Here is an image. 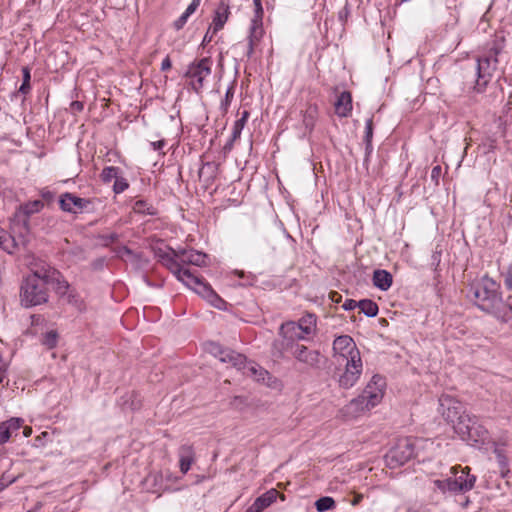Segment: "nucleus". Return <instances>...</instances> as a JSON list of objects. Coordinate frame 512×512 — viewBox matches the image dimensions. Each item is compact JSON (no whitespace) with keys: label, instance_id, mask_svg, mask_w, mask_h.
<instances>
[{"label":"nucleus","instance_id":"obj_1","mask_svg":"<svg viewBox=\"0 0 512 512\" xmlns=\"http://www.w3.org/2000/svg\"><path fill=\"white\" fill-rule=\"evenodd\" d=\"M499 289L500 285L485 275L470 284L467 296L482 311L507 321L512 316V304L502 299Z\"/></svg>","mask_w":512,"mask_h":512},{"label":"nucleus","instance_id":"obj_2","mask_svg":"<svg viewBox=\"0 0 512 512\" xmlns=\"http://www.w3.org/2000/svg\"><path fill=\"white\" fill-rule=\"evenodd\" d=\"M450 472L453 476L433 481L434 487L441 493H465L474 487L476 476L470 474V468L468 466L461 467L460 465H456L451 467Z\"/></svg>","mask_w":512,"mask_h":512},{"label":"nucleus","instance_id":"obj_3","mask_svg":"<svg viewBox=\"0 0 512 512\" xmlns=\"http://www.w3.org/2000/svg\"><path fill=\"white\" fill-rule=\"evenodd\" d=\"M386 387L385 379L380 375H374L365 387L364 391L357 398L350 402L351 406L359 411L370 410L378 405L384 395Z\"/></svg>","mask_w":512,"mask_h":512},{"label":"nucleus","instance_id":"obj_4","mask_svg":"<svg viewBox=\"0 0 512 512\" xmlns=\"http://www.w3.org/2000/svg\"><path fill=\"white\" fill-rule=\"evenodd\" d=\"M454 426L455 432L470 445L484 444L489 439L488 430L478 422L476 417L463 418Z\"/></svg>","mask_w":512,"mask_h":512},{"label":"nucleus","instance_id":"obj_5","mask_svg":"<svg viewBox=\"0 0 512 512\" xmlns=\"http://www.w3.org/2000/svg\"><path fill=\"white\" fill-rule=\"evenodd\" d=\"M20 299L21 304L25 307L46 303L48 291L43 280L35 277H26L21 285Z\"/></svg>","mask_w":512,"mask_h":512},{"label":"nucleus","instance_id":"obj_6","mask_svg":"<svg viewBox=\"0 0 512 512\" xmlns=\"http://www.w3.org/2000/svg\"><path fill=\"white\" fill-rule=\"evenodd\" d=\"M417 443L418 440L409 437L399 439L385 456L387 465L390 468L404 465L416 455Z\"/></svg>","mask_w":512,"mask_h":512},{"label":"nucleus","instance_id":"obj_7","mask_svg":"<svg viewBox=\"0 0 512 512\" xmlns=\"http://www.w3.org/2000/svg\"><path fill=\"white\" fill-rule=\"evenodd\" d=\"M42 208L43 203L40 200H34L21 205L15 214L12 230L19 234L23 246L27 242L26 236L29 233V216L39 212Z\"/></svg>","mask_w":512,"mask_h":512},{"label":"nucleus","instance_id":"obj_8","mask_svg":"<svg viewBox=\"0 0 512 512\" xmlns=\"http://www.w3.org/2000/svg\"><path fill=\"white\" fill-rule=\"evenodd\" d=\"M211 70L212 60L209 57L196 60L188 66L185 77L190 79V85L196 93L204 87V82L210 76Z\"/></svg>","mask_w":512,"mask_h":512},{"label":"nucleus","instance_id":"obj_9","mask_svg":"<svg viewBox=\"0 0 512 512\" xmlns=\"http://www.w3.org/2000/svg\"><path fill=\"white\" fill-rule=\"evenodd\" d=\"M438 411L447 422L452 423L454 426L457 422L464 420L463 418L470 416L465 413L464 406L460 401L447 394L440 396Z\"/></svg>","mask_w":512,"mask_h":512},{"label":"nucleus","instance_id":"obj_10","mask_svg":"<svg viewBox=\"0 0 512 512\" xmlns=\"http://www.w3.org/2000/svg\"><path fill=\"white\" fill-rule=\"evenodd\" d=\"M497 67V59L495 56H484L477 59L476 74L477 79L473 85V91L483 93L487 84L491 81L493 72Z\"/></svg>","mask_w":512,"mask_h":512},{"label":"nucleus","instance_id":"obj_11","mask_svg":"<svg viewBox=\"0 0 512 512\" xmlns=\"http://www.w3.org/2000/svg\"><path fill=\"white\" fill-rule=\"evenodd\" d=\"M345 361V369L339 376L338 383L341 388L349 389L358 382L363 371V363L361 356L355 355Z\"/></svg>","mask_w":512,"mask_h":512},{"label":"nucleus","instance_id":"obj_12","mask_svg":"<svg viewBox=\"0 0 512 512\" xmlns=\"http://www.w3.org/2000/svg\"><path fill=\"white\" fill-rule=\"evenodd\" d=\"M361 356L353 338L349 335L338 336L333 342V356L338 362L351 357Z\"/></svg>","mask_w":512,"mask_h":512},{"label":"nucleus","instance_id":"obj_13","mask_svg":"<svg viewBox=\"0 0 512 512\" xmlns=\"http://www.w3.org/2000/svg\"><path fill=\"white\" fill-rule=\"evenodd\" d=\"M92 201L87 198H81L73 193L65 192L59 197V206L62 211L77 214L83 211H90Z\"/></svg>","mask_w":512,"mask_h":512},{"label":"nucleus","instance_id":"obj_14","mask_svg":"<svg viewBox=\"0 0 512 512\" xmlns=\"http://www.w3.org/2000/svg\"><path fill=\"white\" fill-rule=\"evenodd\" d=\"M256 6V15L251 21V26L249 29L248 36V51L247 55L250 57L253 54L254 46L260 41L263 36V27H262V14L263 9L260 0H254Z\"/></svg>","mask_w":512,"mask_h":512},{"label":"nucleus","instance_id":"obj_15","mask_svg":"<svg viewBox=\"0 0 512 512\" xmlns=\"http://www.w3.org/2000/svg\"><path fill=\"white\" fill-rule=\"evenodd\" d=\"M280 339H277L272 344V355L278 359L285 357V352L293 354L295 347L298 346V342H294L291 339V331L286 330V325L283 323L279 329Z\"/></svg>","mask_w":512,"mask_h":512},{"label":"nucleus","instance_id":"obj_16","mask_svg":"<svg viewBox=\"0 0 512 512\" xmlns=\"http://www.w3.org/2000/svg\"><path fill=\"white\" fill-rule=\"evenodd\" d=\"M177 255H179V251L173 249L159 253L162 263L171 271L177 280L182 282L185 277H188L191 270L182 266Z\"/></svg>","mask_w":512,"mask_h":512},{"label":"nucleus","instance_id":"obj_17","mask_svg":"<svg viewBox=\"0 0 512 512\" xmlns=\"http://www.w3.org/2000/svg\"><path fill=\"white\" fill-rule=\"evenodd\" d=\"M292 356L300 363L310 369L320 368L321 356L319 351L310 350L302 344H298L293 351Z\"/></svg>","mask_w":512,"mask_h":512},{"label":"nucleus","instance_id":"obj_18","mask_svg":"<svg viewBox=\"0 0 512 512\" xmlns=\"http://www.w3.org/2000/svg\"><path fill=\"white\" fill-rule=\"evenodd\" d=\"M284 324L286 325L287 331L300 329L304 332V336L309 337L316 332L317 318L315 314L307 313L302 316L298 322L288 321Z\"/></svg>","mask_w":512,"mask_h":512},{"label":"nucleus","instance_id":"obj_19","mask_svg":"<svg viewBox=\"0 0 512 512\" xmlns=\"http://www.w3.org/2000/svg\"><path fill=\"white\" fill-rule=\"evenodd\" d=\"M27 277H35L43 280L44 284L53 283L54 279L59 278V271L52 268L43 261L35 263L31 267V274Z\"/></svg>","mask_w":512,"mask_h":512},{"label":"nucleus","instance_id":"obj_20","mask_svg":"<svg viewBox=\"0 0 512 512\" xmlns=\"http://www.w3.org/2000/svg\"><path fill=\"white\" fill-rule=\"evenodd\" d=\"M182 283L202 296L204 299L209 296V292L214 291L208 283L204 282L201 278L193 274L192 271L189 272L188 277H185Z\"/></svg>","mask_w":512,"mask_h":512},{"label":"nucleus","instance_id":"obj_21","mask_svg":"<svg viewBox=\"0 0 512 512\" xmlns=\"http://www.w3.org/2000/svg\"><path fill=\"white\" fill-rule=\"evenodd\" d=\"M182 283L202 296L204 299L209 296V292L214 291L208 283L204 282L201 278L193 274L192 271L189 272L188 277H185Z\"/></svg>","mask_w":512,"mask_h":512},{"label":"nucleus","instance_id":"obj_22","mask_svg":"<svg viewBox=\"0 0 512 512\" xmlns=\"http://www.w3.org/2000/svg\"><path fill=\"white\" fill-rule=\"evenodd\" d=\"M177 257L179 258L183 267L185 265H194L201 267L206 264L207 259V255L205 253L193 249L179 250V255H177Z\"/></svg>","mask_w":512,"mask_h":512},{"label":"nucleus","instance_id":"obj_23","mask_svg":"<svg viewBox=\"0 0 512 512\" xmlns=\"http://www.w3.org/2000/svg\"><path fill=\"white\" fill-rule=\"evenodd\" d=\"M277 496V490L271 489L267 491L266 493L256 498L253 504L246 510V512H262L277 499Z\"/></svg>","mask_w":512,"mask_h":512},{"label":"nucleus","instance_id":"obj_24","mask_svg":"<svg viewBox=\"0 0 512 512\" xmlns=\"http://www.w3.org/2000/svg\"><path fill=\"white\" fill-rule=\"evenodd\" d=\"M180 471L186 474L193 462L195 461V453L191 445H182L178 451Z\"/></svg>","mask_w":512,"mask_h":512},{"label":"nucleus","instance_id":"obj_25","mask_svg":"<svg viewBox=\"0 0 512 512\" xmlns=\"http://www.w3.org/2000/svg\"><path fill=\"white\" fill-rule=\"evenodd\" d=\"M230 15L229 5L225 1H221L215 10L213 17V33L220 31L227 22Z\"/></svg>","mask_w":512,"mask_h":512},{"label":"nucleus","instance_id":"obj_26","mask_svg":"<svg viewBox=\"0 0 512 512\" xmlns=\"http://www.w3.org/2000/svg\"><path fill=\"white\" fill-rule=\"evenodd\" d=\"M352 110V98L348 91H343L335 102L336 114L340 117H347Z\"/></svg>","mask_w":512,"mask_h":512},{"label":"nucleus","instance_id":"obj_27","mask_svg":"<svg viewBox=\"0 0 512 512\" xmlns=\"http://www.w3.org/2000/svg\"><path fill=\"white\" fill-rule=\"evenodd\" d=\"M372 281L373 285L376 288L382 291H387L393 283V277L390 272L382 269H377L373 273Z\"/></svg>","mask_w":512,"mask_h":512},{"label":"nucleus","instance_id":"obj_28","mask_svg":"<svg viewBox=\"0 0 512 512\" xmlns=\"http://www.w3.org/2000/svg\"><path fill=\"white\" fill-rule=\"evenodd\" d=\"M245 373L252 376L256 381L269 385L271 376L267 370L256 364H248L244 366Z\"/></svg>","mask_w":512,"mask_h":512},{"label":"nucleus","instance_id":"obj_29","mask_svg":"<svg viewBox=\"0 0 512 512\" xmlns=\"http://www.w3.org/2000/svg\"><path fill=\"white\" fill-rule=\"evenodd\" d=\"M220 361L224 363H231L234 367L243 369L246 364V357L243 354L237 353L233 350L224 349Z\"/></svg>","mask_w":512,"mask_h":512},{"label":"nucleus","instance_id":"obj_30","mask_svg":"<svg viewBox=\"0 0 512 512\" xmlns=\"http://www.w3.org/2000/svg\"><path fill=\"white\" fill-rule=\"evenodd\" d=\"M22 245L21 238L16 240V238L12 235H8L1 227H0V247L8 252L9 254L13 253L15 247Z\"/></svg>","mask_w":512,"mask_h":512},{"label":"nucleus","instance_id":"obj_31","mask_svg":"<svg viewBox=\"0 0 512 512\" xmlns=\"http://www.w3.org/2000/svg\"><path fill=\"white\" fill-rule=\"evenodd\" d=\"M318 115L317 107L310 105L303 114V125L309 133L313 130Z\"/></svg>","mask_w":512,"mask_h":512},{"label":"nucleus","instance_id":"obj_32","mask_svg":"<svg viewBox=\"0 0 512 512\" xmlns=\"http://www.w3.org/2000/svg\"><path fill=\"white\" fill-rule=\"evenodd\" d=\"M358 308L367 317H375L378 314V305L370 299L360 300Z\"/></svg>","mask_w":512,"mask_h":512},{"label":"nucleus","instance_id":"obj_33","mask_svg":"<svg viewBox=\"0 0 512 512\" xmlns=\"http://www.w3.org/2000/svg\"><path fill=\"white\" fill-rule=\"evenodd\" d=\"M248 118H249V112L243 111L241 117L234 122L232 134H231L232 141H236L237 139L240 138L241 132H242Z\"/></svg>","mask_w":512,"mask_h":512},{"label":"nucleus","instance_id":"obj_34","mask_svg":"<svg viewBox=\"0 0 512 512\" xmlns=\"http://www.w3.org/2000/svg\"><path fill=\"white\" fill-rule=\"evenodd\" d=\"M133 209L136 213L155 215L157 213L156 208L145 200H137Z\"/></svg>","mask_w":512,"mask_h":512},{"label":"nucleus","instance_id":"obj_35","mask_svg":"<svg viewBox=\"0 0 512 512\" xmlns=\"http://www.w3.org/2000/svg\"><path fill=\"white\" fill-rule=\"evenodd\" d=\"M119 174L120 168L115 166H108L102 170L100 177L104 183H109L112 180L115 181L120 176Z\"/></svg>","mask_w":512,"mask_h":512},{"label":"nucleus","instance_id":"obj_36","mask_svg":"<svg viewBox=\"0 0 512 512\" xmlns=\"http://www.w3.org/2000/svg\"><path fill=\"white\" fill-rule=\"evenodd\" d=\"M41 343L48 349L56 347L58 343V334L55 330H50L44 333L41 337Z\"/></svg>","mask_w":512,"mask_h":512},{"label":"nucleus","instance_id":"obj_37","mask_svg":"<svg viewBox=\"0 0 512 512\" xmlns=\"http://www.w3.org/2000/svg\"><path fill=\"white\" fill-rule=\"evenodd\" d=\"M494 453L496 455V458H497V461H498V464L500 467V472H501L502 476L504 477L509 472L508 459H507L506 455L504 454L503 450L501 448H499L498 446L495 447Z\"/></svg>","mask_w":512,"mask_h":512},{"label":"nucleus","instance_id":"obj_38","mask_svg":"<svg viewBox=\"0 0 512 512\" xmlns=\"http://www.w3.org/2000/svg\"><path fill=\"white\" fill-rule=\"evenodd\" d=\"M335 506V501L332 497L324 496L316 500L315 507L318 512H325L331 510Z\"/></svg>","mask_w":512,"mask_h":512},{"label":"nucleus","instance_id":"obj_39","mask_svg":"<svg viewBox=\"0 0 512 512\" xmlns=\"http://www.w3.org/2000/svg\"><path fill=\"white\" fill-rule=\"evenodd\" d=\"M372 137H373V120L372 118H368L366 120L365 124V135H364V141L366 143V150L370 151L372 150Z\"/></svg>","mask_w":512,"mask_h":512},{"label":"nucleus","instance_id":"obj_40","mask_svg":"<svg viewBox=\"0 0 512 512\" xmlns=\"http://www.w3.org/2000/svg\"><path fill=\"white\" fill-rule=\"evenodd\" d=\"M8 367H9L8 360L5 359L3 357V355L0 353V385L3 387L8 384V378H7Z\"/></svg>","mask_w":512,"mask_h":512},{"label":"nucleus","instance_id":"obj_41","mask_svg":"<svg viewBox=\"0 0 512 512\" xmlns=\"http://www.w3.org/2000/svg\"><path fill=\"white\" fill-rule=\"evenodd\" d=\"M209 296L206 300L215 308L224 310L226 308V302L215 292H209Z\"/></svg>","mask_w":512,"mask_h":512},{"label":"nucleus","instance_id":"obj_42","mask_svg":"<svg viewBox=\"0 0 512 512\" xmlns=\"http://www.w3.org/2000/svg\"><path fill=\"white\" fill-rule=\"evenodd\" d=\"M22 73H23V81L19 88V92L25 95L31 89V86H30L31 74H30L29 68H27V67H24L22 69Z\"/></svg>","mask_w":512,"mask_h":512},{"label":"nucleus","instance_id":"obj_43","mask_svg":"<svg viewBox=\"0 0 512 512\" xmlns=\"http://www.w3.org/2000/svg\"><path fill=\"white\" fill-rule=\"evenodd\" d=\"M3 423L6 425V427L9 429L10 434L13 436L14 434L16 435L17 431L22 427L23 419L11 418Z\"/></svg>","mask_w":512,"mask_h":512},{"label":"nucleus","instance_id":"obj_44","mask_svg":"<svg viewBox=\"0 0 512 512\" xmlns=\"http://www.w3.org/2000/svg\"><path fill=\"white\" fill-rule=\"evenodd\" d=\"M52 284H56L55 288L59 294H65L69 288L68 282L63 278L60 272L59 278L54 279V282Z\"/></svg>","mask_w":512,"mask_h":512},{"label":"nucleus","instance_id":"obj_45","mask_svg":"<svg viewBox=\"0 0 512 512\" xmlns=\"http://www.w3.org/2000/svg\"><path fill=\"white\" fill-rule=\"evenodd\" d=\"M129 187V184L127 182V180L121 176H119L115 181H114V184H113V191L116 193V194H120L122 192H124L127 188Z\"/></svg>","mask_w":512,"mask_h":512},{"label":"nucleus","instance_id":"obj_46","mask_svg":"<svg viewBox=\"0 0 512 512\" xmlns=\"http://www.w3.org/2000/svg\"><path fill=\"white\" fill-rule=\"evenodd\" d=\"M207 350L212 355H214L215 357L219 358V360L221 359V356L223 355V352H224V348L221 345H219L218 343H215V342L209 343L208 346H207Z\"/></svg>","mask_w":512,"mask_h":512},{"label":"nucleus","instance_id":"obj_47","mask_svg":"<svg viewBox=\"0 0 512 512\" xmlns=\"http://www.w3.org/2000/svg\"><path fill=\"white\" fill-rule=\"evenodd\" d=\"M234 97V88L233 86H230L226 93H225V98L224 100L221 102V107L224 109V110H227V108L229 107L232 99Z\"/></svg>","mask_w":512,"mask_h":512},{"label":"nucleus","instance_id":"obj_48","mask_svg":"<svg viewBox=\"0 0 512 512\" xmlns=\"http://www.w3.org/2000/svg\"><path fill=\"white\" fill-rule=\"evenodd\" d=\"M11 437L12 435L6 425L3 422L0 423V445L6 443Z\"/></svg>","mask_w":512,"mask_h":512},{"label":"nucleus","instance_id":"obj_49","mask_svg":"<svg viewBox=\"0 0 512 512\" xmlns=\"http://www.w3.org/2000/svg\"><path fill=\"white\" fill-rule=\"evenodd\" d=\"M188 18H189V16H188V15H186V14L183 12V13H182V15H181L177 20H175V21H174V24H173V25H174V28H175L176 30H180V29H182V28L184 27V25L187 23Z\"/></svg>","mask_w":512,"mask_h":512},{"label":"nucleus","instance_id":"obj_50","mask_svg":"<svg viewBox=\"0 0 512 512\" xmlns=\"http://www.w3.org/2000/svg\"><path fill=\"white\" fill-rule=\"evenodd\" d=\"M304 332L300 329L291 330V339L294 342L300 341V340H307L308 337L303 335Z\"/></svg>","mask_w":512,"mask_h":512},{"label":"nucleus","instance_id":"obj_51","mask_svg":"<svg viewBox=\"0 0 512 512\" xmlns=\"http://www.w3.org/2000/svg\"><path fill=\"white\" fill-rule=\"evenodd\" d=\"M40 195L47 202H52L55 198V193L47 188L42 189Z\"/></svg>","mask_w":512,"mask_h":512},{"label":"nucleus","instance_id":"obj_52","mask_svg":"<svg viewBox=\"0 0 512 512\" xmlns=\"http://www.w3.org/2000/svg\"><path fill=\"white\" fill-rule=\"evenodd\" d=\"M343 309L346 311L354 310L356 307H359V301H355L353 299H347L343 305Z\"/></svg>","mask_w":512,"mask_h":512},{"label":"nucleus","instance_id":"obj_53","mask_svg":"<svg viewBox=\"0 0 512 512\" xmlns=\"http://www.w3.org/2000/svg\"><path fill=\"white\" fill-rule=\"evenodd\" d=\"M442 169L439 165L432 168L431 171V179L435 182V184H438L439 178L441 176Z\"/></svg>","mask_w":512,"mask_h":512},{"label":"nucleus","instance_id":"obj_54","mask_svg":"<svg viewBox=\"0 0 512 512\" xmlns=\"http://www.w3.org/2000/svg\"><path fill=\"white\" fill-rule=\"evenodd\" d=\"M504 284L509 290H512V268L511 267L508 269V271L504 275Z\"/></svg>","mask_w":512,"mask_h":512},{"label":"nucleus","instance_id":"obj_55","mask_svg":"<svg viewBox=\"0 0 512 512\" xmlns=\"http://www.w3.org/2000/svg\"><path fill=\"white\" fill-rule=\"evenodd\" d=\"M214 34L215 33H213V26H210L208 31L204 35L202 45H206L207 43L211 42Z\"/></svg>","mask_w":512,"mask_h":512},{"label":"nucleus","instance_id":"obj_56","mask_svg":"<svg viewBox=\"0 0 512 512\" xmlns=\"http://www.w3.org/2000/svg\"><path fill=\"white\" fill-rule=\"evenodd\" d=\"M171 66H172L171 60H170L169 56H166L161 63V70L162 71L169 70L171 68Z\"/></svg>","mask_w":512,"mask_h":512},{"label":"nucleus","instance_id":"obj_57","mask_svg":"<svg viewBox=\"0 0 512 512\" xmlns=\"http://www.w3.org/2000/svg\"><path fill=\"white\" fill-rule=\"evenodd\" d=\"M150 145L153 150L159 151L164 147L165 141L164 140L154 141V142H151Z\"/></svg>","mask_w":512,"mask_h":512},{"label":"nucleus","instance_id":"obj_58","mask_svg":"<svg viewBox=\"0 0 512 512\" xmlns=\"http://www.w3.org/2000/svg\"><path fill=\"white\" fill-rule=\"evenodd\" d=\"M197 7L192 4H189L184 13L189 17L196 11Z\"/></svg>","mask_w":512,"mask_h":512},{"label":"nucleus","instance_id":"obj_59","mask_svg":"<svg viewBox=\"0 0 512 512\" xmlns=\"http://www.w3.org/2000/svg\"><path fill=\"white\" fill-rule=\"evenodd\" d=\"M104 239L109 242H115L118 239V235L116 233H111L109 235L104 236Z\"/></svg>","mask_w":512,"mask_h":512},{"label":"nucleus","instance_id":"obj_60","mask_svg":"<svg viewBox=\"0 0 512 512\" xmlns=\"http://www.w3.org/2000/svg\"><path fill=\"white\" fill-rule=\"evenodd\" d=\"M362 499H363V496H362V495H356V496L353 498V500L351 501V504H352L353 506H356V505H358V504L361 502V500H362Z\"/></svg>","mask_w":512,"mask_h":512},{"label":"nucleus","instance_id":"obj_61","mask_svg":"<svg viewBox=\"0 0 512 512\" xmlns=\"http://www.w3.org/2000/svg\"><path fill=\"white\" fill-rule=\"evenodd\" d=\"M235 141H232V136L230 137V139L227 141V143L225 144L224 146V149L225 150H231L232 147H233V144H234Z\"/></svg>","mask_w":512,"mask_h":512},{"label":"nucleus","instance_id":"obj_62","mask_svg":"<svg viewBox=\"0 0 512 512\" xmlns=\"http://www.w3.org/2000/svg\"><path fill=\"white\" fill-rule=\"evenodd\" d=\"M32 433V428L31 427H24V430H23V435L24 437H29Z\"/></svg>","mask_w":512,"mask_h":512},{"label":"nucleus","instance_id":"obj_63","mask_svg":"<svg viewBox=\"0 0 512 512\" xmlns=\"http://www.w3.org/2000/svg\"><path fill=\"white\" fill-rule=\"evenodd\" d=\"M72 106L73 108L77 109V110H81L83 108V105L81 102H78V101H75L72 103Z\"/></svg>","mask_w":512,"mask_h":512},{"label":"nucleus","instance_id":"obj_64","mask_svg":"<svg viewBox=\"0 0 512 512\" xmlns=\"http://www.w3.org/2000/svg\"><path fill=\"white\" fill-rule=\"evenodd\" d=\"M190 4H192V5H194L195 7L198 8V6L200 4V0H192V2Z\"/></svg>","mask_w":512,"mask_h":512}]
</instances>
